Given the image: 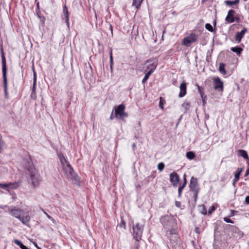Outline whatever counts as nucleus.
I'll list each match as a JSON object with an SVG mask.
<instances>
[{
  "mask_svg": "<svg viewBox=\"0 0 249 249\" xmlns=\"http://www.w3.org/2000/svg\"><path fill=\"white\" fill-rule=\"evenodd\" d=\"M113 112L112 111V113H111V114L110 115V120H113L115 117V115H113Z\"/></svg>",
  "mask_w": 249,
  "mask_h": 249,
  "instance_id": "3c124183",
  "label": "nucleus"
},
{
  "mask_svg": "<svg viewBox=\"0 0 249 249\" xmlns=\"http://www.w3.org/2000/svg\"><path fill=\"white\" fill-rule=\"evenodd\" d=\"M186 157L189 160H193L195 157V153L192 151H189L186 153Z\"/></svg>",
  "mask_w": 249,
  "mask_h": 249,
  "instance_id": "cd10ccee",
  "label": "nucleus"
},
{
  "mask_svg": "<svg viewBox=\"0 0 249 249\" xmlns=\"http://www.w3.org/2000/svg\"><path fill=\"white\" fill-rule=\"evenodd\" d=\"M195 231L197 233H200L199 228L198 227H196L195 229Z\"/></svg>",
  "mask_w": 249,
  "mask_h": 249,
  "instance_id": "8fccbe9b",
  "label": "nucleus"
},
{
  "mask_svg": "<svg viewBox=\"0 0 249 249\" xmlns=\"http://www.w3.org/2000/svg\"><path fill=\"white\" fill-rule=\"evenodd\" d=\"M8 208H9V207L8 206H7V205H1V206H0V208L2 209H4L5 208H7L8 209Z\"/></svg>",
  "mask_w": 249,
  "mask_h": 249,
  "instance_id": "09e8293b",
  "label": "nucleus"
},
{
  "mask_svg": "<svg viewBox=\"0 0 249 249\" xmlns=\"http://www.w3.org/2000/svg\"><path fill=\"white\" fill-rule=\"evenodd\" d=\"M2 76L3 78V84H4V91L5 96L6 98H8V91H7V80L6 76V59L3 55H2Z\"/></svg>",
  "mask_w": 249,
  "mask_h": 249,
  "instance_id": "39448f33",
  "label": "nucleus"
},
{
  "mask_svg": "<svg viewBox=\"0 0 249 249\" xmlns=\"http://www.w3.org/2000/svg\"><path fill=\"white\" fill-rule=\"evenodd\" d=\"M164 168V164L163 162H160L158 165V169L160 171H161L163 170Z\"/></svg>",
  "mask_w": 249,
  "mask_h": 249,
  "instance_id": "2f4dec72",
  "label": "nucleus"
},
{
  "mask_svg": "<svg viewBox=\"0 0 249 249\" xmlns=\"http://www.w3.org/2000/svg\"><path fill=\"white\" fill-rule=\"evenodd\" d=\"M152 73H153L152 72V71H149L148 72H147L146 73L144 78H143V79L142 80V84H144L146 82V81L148 80V79L149 78V76L151 75V74Z\"/></svg>",
  "mask_w": 249,
  "mask_h": 249,
  "instance_id": "b1692460",
  "label": "nucleus"
},
{
  "mask_svg": "<svg viewBox=\"0 0 249 249\" xmlns=\"http://www.w3.org/2000/svg\"><path fill=\"white\" fill-rule=\"evenodd\" d=\"M36 74L35 71H34V78H33V85L32 89V92L30 95L31 98L36 99Z\"/></svg>",
  "mask_w": 249,
  "mask_h": 249,
  "instance_id": "4468645a",
  "label": "nucleus"
},
{
  "mask_svg": "<svg viewBox=\"0 0 249 249\" xmlns=\"http://www.w3.org/2000/svg\"><path fill=\"white\" fill-rule=\"evenodd\" d=\"M239 180L238 179H236V178H234V179L233 180L232 185L235 186L236 182Z\"/></svg>",
  "mask_w": 249,
  "mask_h": 249,
  "instance_id": "a18cd8bd",
  "label": "nucleus"
},
{
  "mask_svg": "<svg viewBox=\"0 0 249 249\" xmlns=\"http://www.w3.org/2000/svg\"><path fill=\"white\" fill-rule=\"evenodd\" d=\"M226 228L233 233H237L239 235H242L243 234V233L236 226L227 225Z\"/></svg>",
  "mask_w": 249,
  "mask_h": 249,
  "instance_id": "f3484780",
  "label": "nucleus"
},
{
  "mask_svg": "<svg viewBox=\"0 0 249 249\" xmlns=\"http://www.w3.org/2000/svg\"><path fill=\"white\" fill-rule=\"evenodd\" d=\"M205 28L210 32H212L213 31V26L210 23H206L205 24Z\"/></svg>",
  "mask_w": 249,
  "mask_h": 249,
  "instance_id": "c756f323",
  "label": "nucleus"
},
{
  "mask_svg": "<svg viewBox=\"0 0 249 249\" xmlns=\"http://www.w3.org/2000/svg\"><path fill=\"white\" fill-rule=\"evenodd\" d=\"M110 67L111 68H112V65L113 64V57H112V53L111 52L110 54Z\"/></svg>",
  "mask_w": 249,
  "mask_h": 249,
  "instance_id": "79ce46f5",
  "label": "nucleus"
},
{
  "mask_svg": "<svg viewBox=\"0 0 249 249\" xmlns=\"http://www.w3.org/2000/svg\"><path fill=\"white\" fill-rule=\"evenodd\" d=\"M219 71L223 74L225 75L226 74V71L225 69V64L221 63L219 67Z\"/></svg>",
  "mask_w": 249,
  "mask_h": 249,
  "instance_id": "a878e982",
  "label": "nucleus"
},
{
  "mask_svg": "<svg viewBox=\"0 0 249 249\" xmlns=\"http://www.w3.org/2000/svg\"><path fill=\"white\" fill-rule=\"evenodd\" d=\"M243 169L242 168H238L236 171V172L234 174V177L236 179H239L240 176L242 172L243 171Z\"/></svg>",
  "mask_w": 249,
  "mask_h": 249,
  "instance_id": "bb28decb",
  "label": "nucleus"
},
{
  "mask_svg": "<svg viewBox=\"0 0 249 249\" xmlns=\"http://www.w3.org/2000/svg\"><path fill=\"white\" fill-rule=\"evenodd\" d=\"M18 184L17 182H11L9 183H4L2 184L0 183V188H2L5 190H7L8 189H14L18 188Z\"/></svg>",
  "mask_w": 249,
  "mask_h": 249,
  "instance_id": "ddd939ff",
  "label": "nucleus"
},
{
  "mask_svg": "<svg viewBox=\"0 0 249 249\" xmlns=\"http://www.w3.org/2000/svg\"><path fill=\"white\" fill-rule=\"evenodd\" d=\"M247 32L246 28H244L240 32H238L235 36V40L238 43L241 42L242 38L244 36L245 34Z\"/></svg>",
  "mask_w": 249,
  "mask_h": 249,
  "instance_id": "dca6fc26",
  "label": "nucleus"
},
{
  "mask_svg": "<svg viewBox=\"0 0 249 249\" xmlns=\"http://www.w3.org/2000/svg\"><path fill=\"white\" fill-rule=\"evenodd\" d=\"M63 13L67 26L68 28H69V14L68 8L66 5H65L63 7Z\"/></svg>",
  "mask_w": 249,
  "mask_h": 249,
  "instance_id": "6ab92c4d",
  "label": "nucleus"
},
{
  "mask_svg": "<svg viewBox=\"0 0 249 249\" xmlns=\"http://www.w3.org/2000/svg\"><path fill=\"white\" fill-rule=\"evenodd\" d=\"M160 221L162 225L167 228L170 229L174 223V220L171 215H166L160 218Z\"/></svg>",
  "mask_w": 249,
  "mask_h": 249,
  "instance_id": "0eeeda50",
  "label": "nucleus"
},
{
  "mask_svg": "<svg viewBox=\"0 0 249 249\" xmlns=\"http://www.w3.org/2000/svg\"><path fill=\"white\" fill-rule=\"evenodd\" d=\"M239 2V0H235L233 1L231 0H226L225 1V4L227 5L231 6L232 5H236L238 4Z\"/></svg>",
  "mask_w": 249,
  "mask_h": 249,
  "instance_id": "393cba45",
  "label": "nucleus"
},
{
  "mask_svg": "<svg viewBox=\"0 0 249 249\" xmlns=\"http://www.w3.org/2000/svg\"><path fill=\"white\" fill-rule=\"evenodd\" d=\"M136 144L135 143H133L132 144V147H133V148L134 149L136 148Z\"/></svg>",
  "mask_w": 249,
  "mask_h": 249,
  "instance_id": "6e6d98bb",
  "label": "nucleus"
},
{
  "mask_svg": "<svg viewBox=\"0 0 249 249\" xmlns=\"http://www.w3.org/2000/svg\"><path fill=\"white\" fill-rule=\"evenodd\" d=\"M114 109L116 118L123 120L124 118L128 116V114L124 111L125 106L124 104H121L116 107Z\"/></svg>",
  "mask_w": 249,
  "mask_h": 249,
  "instance_id": "423d86ee",
  "label": "nucleus"
},
{
  "mask_svg": "<svg viewBox=\"0 0 249 249\" xmlns=\"http://www.w3.org/2000/svg\"><path fill=\"white\" fill-rule=\"evenodd\" d=\"M215 210V207L214 206H211L209 211H208V213H210V214H211L213 212H214Z\"/></svg>",
  "mask_w": 249,
  "mask_h": 249,
  "instance_id": "58836bf2",
  "label": "nucleus"
},
{
  "mask_svg": "<svg viewBox=\"0 0 249 249\" xmlns=\"http://www.w3.org/2000/svg\"><path fill=\"white\" fill-rule=\"evenodd\" d=\"M224 220L225 222H227V223H233V221L232 220H231V219H230L229 217H225L224 218Z\"/></svg>",
  "mask_w": 249,
  "mask_h": 249,
  "instance_id": "4c0bfd02",
  "label": "nucleus"
},
{
  "mask_svg": "<svg viewBox=\"0 0 249 249\" xmlns=\"http://www.w3.org/2000/svg\"><path fill=\"white\" fill-rule=\"evenodd\" d=\"M206 98H207V97H206V96H205V95H204V96L203 97V98H201V99H202V102H203V105H205V103H206V101H205V100H206Z\"/></svg>",
  "mask_w": 249,
  "mask_h": 249,
  "instance_id": "49530a36",
  "label": "nucleus"
},
{
  "mask_svg": "<svg viewBox=\"0 0 249 249\" xmlns=\"http://www.w3.org/2000/svg\"><path fill=\"white\" fill-rule=\"evenodd\" d=\"M143 230V226L139 223L133 224L132 227V234L133 238L137 241H139L142 239Z\"/></svg>",
  "mask_w": 249,
  "mask_h": 249,
  "instance_id": "20e7f679",
  "label": "nucleus"
},
{
  "mask_svg": "<svg viewBox=\"0 0 249 249\" xmlns=\"http://www.w3.org/2000/svg\"><path fill=\"white\" fill-rule=\"evenodd\" d=\"M238 155L247 160H248L247 162H249V157L246 151L244 150H239L238 151Z\"/></svg>",
  "mask_w": 249,
  "mask_h": 249,
  "instance_id": "aec40b11",
  "label": "nucleus"
},
{
  "mask_svg": "<svg viewBox=\"0 0 249 249\" xmlns=\"http://www.w3.org/2000/svg\"><path fill=\"white\" fill-rule=\"evenodd\" d=\"M189 187L191 191H199L200 189L198 183V180L196 178L193 177L191 178Z\"/></svg>",
  "mask_w": 249,
  "mask_h": 249,
  "instance_id": "9d476101",
  "label": "nucleus"
},
{
  "mask_svg": "<svg viewBox=\"0 0 249 249\" xmlns=\"http://www.w3.org/2000/svg\"><path fill=\"white\" fill-rule=\"evenodd\" d=\"M213 88L215 90L222 92L223 91V82L218 77L213 78Z\"/></svg>",
  "mask_w": 249,
  "mask_h": 249,
  "instance_id": "1a4fd4ad",
  "label": "nucleus"
},
{
  "mask_svg": "<svg viewBox=\"0 0 249 249\" xmlns=\"http://www.w3.org/2000/svg\"><path fill=\"white\" fill-rule=\"evenodd\" d=\"M190 106V103H189L188 102L184 103L182 105V107H183L185 109L186 111H187V110L189 109Z\"/></svg>",
  "mask_w": 249,
  "mask_h": 249,
  "instance_id": "7c9ffc66",
  "label": "nucleus"
},
{
  "mask_svg": "<svg viewBox=\"0 0 249 249\" xmlns=\"http://www.w3.org/2000/svg\"><path fill=\"white\" fill-rule=\"evenodd\" d=\"M249 175V168L247 170L245 176L246 177L248 176Z\"/></svg>",
  "mask_w": 249,
  "mask_h": 249,
  "instance_id": "603ef678",
  "label": "nucleus"
},
{
  "mask_svg": "<svg viewBox=\"0 0 249 249\" xmlns=\"http://www.w3.org/2000/svg\"><path fill=\"white\" fill-rule=\"evenodd\" d=\"M170 181L174 187L178 185L179 181V178L178 174L176 172H173L170 175Z\"/></svg>",
  "mask_w": 249,
  "mask_h": 249,
  "instance_id": "9b49d317",
  "label": "nucleus"
},
{
  "mask_svg": "<svg viewBox=\"0 0 249 249\" xmlns=\"http://www.w3.org/2000/svg\"><path fill=\"white\" fill-rule=\"evenodd\" d=\"M44 213L46 214V215L47 216V217H48L49 219H51V220H53V221H54V219H53V218L51 216H50V215H49L47 213H46V212H44Z\"/></svg>",
  "mask_w": 249,
  "mask_h": 249,
  "instance_id": "c03bdc74",
  "label": "nucleus"
},
{
  "mask_svg": "<svg viewBox=\"0 0 249 249\" xmlns=\"http://www.w3.org/2000/svg\"><path fill=\"white\" fill-rule=\"evenodd\" d=\"M34 244L35 246L37 248V249H41V248L40 247H39L37 246L36 243H34Z\"/></svg>",
  "mask_w": 249,
  "mask_h": 249,
  "instance_id": "864d4df0",
  "label": "nucleus"
},
{
  "mask_svg": "<svg viewBox=\"0 0 249 249\" xmlns=\"http://www.w3.org/2000/svg\"><path fill=\"white\" fill-rule=\"evenodd\" d=\"M175 205L177 207L179 208L181 206V203L179 201H176Z\"/></svg>",
  "mask_w": 249,
  "mask_h": 249,
  "instance_id": "37998d69",
  "label": "nucleus"
},
{
  "mask_svg": "<svg viewBox=\"0 0 249 249\" xmlns=\"http://www.w3.org/2000/svg\"><path fill=\"white\" fill-rule=\"evenodd\" d=\"M183 179H184V182H183V184L181 186H180L183 188H184L185 187V186L186 185V183H187V181H186V175H184Z\"/></svg>",
  "mask_w": 249,
  "mask_h": 249,
  "instance_id": "ea45409f",
  "label": "nucleus"
},
{
  "mask_svg": "<svg viewBox=\"0 0 249 249\" xmlns=\"http://www.w3.org/2000/svg\"><path fill=\"white\" fill-rule=\"evenodd\" d=\"M200 208L201 209V213L204 215L206 214H207V210H206L205 206L204 205H202L200 206Z\"/></svg>",
  "mask_w": 249,
  "mask_h": 249,
  "instance_id": "473e14b6",
  "label": "nucleus"
},
{
  "mask_svg": "<svg viewBox=\"0 0 249 249\" xmlns=\"http://www.w3.org/2000/svg\"><path fill=\"white\" fill-rule=\"evenodd\" d=\"M197 40V36L195 33H191L182 40V44L189 47L190 45Z\"/></svg>",
  "mask_w": 249,
  "mask_h": 249,
  "instance_id": "6e6552de",
  "label": "nucleus"
},
{
  "mask_svg": "<svg viewBox=\"0 0 249 249\" xmlns=\"http://www.w3.org/2000/svg\"><path fill=\"white\" fill-rule=\"evenodd\" d=\"M143 0H133V4L132 5L137 9H138L141 6V3Z\"/></svg>",
  "mask_w": 249,
  "mask_h": 249,
  "instance_id": "5701e85b",
  "label": "nucleus"
},
{
  "mask_svg": "<svg viewBox=\"0 0 249 249\" xmlns=\"http://www.w3.org/2000/svg\"><path fill=\"white\" fill-rule=\"evenodd\" d=\"M14 242L16 245L19 246L21 249H29L28 247L24 246L20 241L18 239H15Z\"/></svg>",
  "mask_w": 249,
  "mask_h": 249,
  "instance_id": "4be33fe9",
  "label": "nucleus"
},
{
  "mask_svg": "<svg viewBox=\"0 0 249 249\" xmlns=\"http://www.w3.org/2000/svg\"><path fill=\"white\" fill-rule=\"evenodd\" d=\"M235 11L234 10L231 9L228 11V15L226 17L225 20L229 23H233L235 21L234 14Z\"/></svg>",
  "mask_w": 249,
  "mask_h": 249,
  "instance_id": "2eb2a0df",
  "label": "nucleus"
},
{
  "mask_svg": "<svg viewBox=\"0 0 249 249\" xmlns=\"http://www.w3.org/2000/svg\"><path fill=\"white\" fill-rule=\"evenodd\" d=\"M165 103V101L164 100V99L161 97H160V102H159V106H160V107L161 108V109H163V106H164V103Z\"/></svg>",
  "mask_w": 249,
  "mask_h": 249,
  "instance_id": "c85d7f7f",
  "label": "nucleus"
},
{
  "mask_svg": "<svg viewBox=\"0 0 249 249\" xmlns=\"http://www.w3.org/2000/svg\"><path fill=\"white\" fill-rule=\"evenodd\" d=\"M23 166L29 175L27 178L29 183L34 187H38L41 181V178L38 171L35 168L30 157L23 160Z\"/></svg>",
  "mask_w": 249,
  "mask_h": 249,
  "instance_id": "f257e3e1",
  "label": "nucleus"
},
{
  "mask_svg": "<svg viewBox=\"0 0 249 249\" xmlns=\"http://www.w3.org/2000/svg\"><path fill=\"white\" fill-rule=\"evenodd\" d=\"M183 189V188L182 187H181V186L179 187L178 189V197H180L181 193H182V191Z\"/></svg>",
  "mask_w": 249,
  "mask_h": 249,
  "instance_id": "a19ab883",
  "label": "nucleus"
},
{
  "mask_svg": "<svg viewBox=\"0 0 249 249\" xmlns=\"http://www.w3.org/2000/svg\"><path fill=\"white\" fill-rule=\"evenodd\" d=\"M37 7L38 8H39V3L38 2L37 3Z\"/></svg>",
  "mask_w": 249,
  "mask_h": 249,
  "instance_id": "4d7b16f0",
  "label": "nucleus"
},
{
  "mask_svg": "<svg viewBox=\"0 0 249 249\" xmlns=\"http://www.w3.org/2000/svg\"><path fill=\"white\" fill-rule=\"evenodd\" d=\"M198 91L200 94V96H201V98H203V97L205 95H204V93L203 91V90L202 89V88L199 87V86H198Z\"/></svg>",
  "mask_w": 249,
  "mask_h": 249,
  "instance_id": "f704fd0d",
  "label": "nucleus"
},
{
  "mask_svg": "<svg viewBox=\"0 0 249 249\" xmlns=\"http://www.w3.org/2000/svg\"><path fill=\"white\" fill-rule=\"evenodd\" d=\"M145 65L146 68V69L145 71H146L147 70H149V71L152 70V72H154L157 66V64L156 62L151 59L147 60L146 61Z\"/></svg>",
  "mask_w": 249,
  "mask_h": 249,
  "instance_id": "f8f14e48",
  "label": "nucleus"
},
{
  "mask_svg": "<svg viewBox=\"0 0 249 249\" xmlns=\"http://www.w3.org/2000/svg\"><path fill=\"white\" fill-rule=\"evenodd\" d=\"M231 50L232 52L235 53L237 55L240 56L243 51V49L240 47L236 46L235 47H231Z\"/></svg>",
  "mask_w": 249,
  "mask_h": 249,
  "instance_id": "412c9836",
  "label": "nucleus"
},
{
  "mask_svg": "<svg viewBox=\"0 0 249 249\" xmlns=\"http://www.w3.org/2000/svg\"><path fill=\"white\" fill-rule=\"evenodd\" d=\"M119 227L123 228L124 229H126L125 223L122 218H121V222L119 224Z\"/></svg>",
  "mask_w": 249,
  "mask_h": 249,
  "instance_id": "72a5a7b5",
  "label": "nucleus"
},
{
  "mask_svg": "<svg viewBox=\"0 0 249 249\" xmlns=\"http://www.w3.org/2000/svg\"><path fill=\"white\" fill-rule=\"evenodd\" d=\"M8 212L11 215L18 219L24 225H27L30 220V217L27 213H24L22 210L17 208L16 207L8 208Z\"/></svg>",
  "mask_w": 249,
  "mask_h": 249,
  "instance_id": "7ed1b4c3",
  "label": "nucleus"
},
{
  "mask_svg": "<svg viewBox=\"0 0 249 249\" xmlns=\"http://www.w3.org/2000/svg\"><path fill=\"white\" fill-rule=\"evenodd\" d=\"M245 202L247 204H249V196L246 197Z\"/></svg>",
  "mask_w": 249,
  "mask_h": 249,
  "instance_id": "de8ad7c7",
  "label": "nucleus"
},
{
  "mask_svg": "<svg viewBox=\"0 0 249 249\" xmlns=\"http://www.w3.org/2000/svg\"><path fill=\"white\" fill-rule=\"evenodd\" d=\"M60 162L65 170V175L67 178L72 181L73 184H76L79 182V178L78 176L74 173L73 169L68 162L64 156L60 153L58 154Z\"/></svg>",
  "mask_w": 249,
  "mask_h": 249,
  "instance_id": "f03ea898",
  "label": "nucleus"
},
{
  "mask_svg": "<svg viewBox=\"0 0 249 249\" xmlns=\"http://www.w3.org/2000/svg\"><path fill=\"white\" fill-rule=\"evenodd\" d=\"M235 21L239 22V17H234Z\"/></svg>",
  "mask_w": 249,
  "mask_h": 249,
  "instance_id": "5fc2aeb1",
  "label": "nucleus"
},
{
  "mask_svg": "<svg viewBox=\"0 0 249 249\" xmlns=\"http://www.w3.org/2000/svg\"><path fill=\"white\" fill-rule=\"evenodd\" d=\"M193 192V194H194V200H195V201H196L197 200V196H198V194L199 192V191H192Z\"/></svg>",
  "mask_w": 249,
  "mask_h": 249,
  "instance_id": "c9c22d12",
  "label": "nucleus"
},
{
  "mask_svg": "<svg viewBox=\"0 0 249 249\" xmlns=\"http://www.w3.org/2000/svg\"><path fill=\"white\" fill-rule=\"evenodd\" d=\"M186 83L185 82H183L180 85V92L179 93V97L182 98L186 94Z\"/></svg>",
  "mask_w": 249,
  "mask_h": 249,
  "instance_id": "a211bd4d",
  "label": "nucleus"
},
{
  "mask_svg": "<svg viewBox=\"0 0 249 249\" xmlns=\"http://www.w3.org/2000/svg\"><path fill=\"white\" fill-rule=\"evenodd\" d=\"M3 144L4 142L2 140L1 137L0 136V153H1L2 151Z\"/></svg>",
  "mask_w": 249,
  "mask_h": 249,
  "instance_id": "e433bc0d",
  "label": "nucleus"
}]
</instances>
